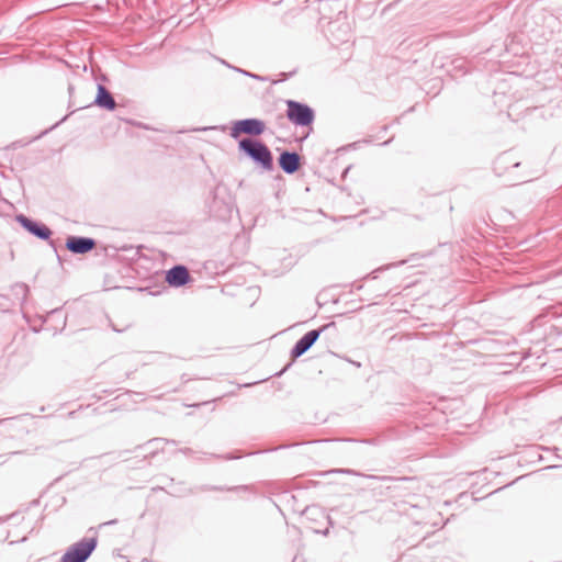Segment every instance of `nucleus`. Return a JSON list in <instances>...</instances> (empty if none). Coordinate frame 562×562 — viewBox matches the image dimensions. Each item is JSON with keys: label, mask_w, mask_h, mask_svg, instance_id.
<instances>
[{"label": "nucleus", "mask_w": 562, "mask_h": 562, "mask_svg": "<svg viewBox=\"0 0 562 562\" xmlns=\"http://www.w3.org/2000/svg\"><path fill=\"white\" fill-rule=\"evenodd\" d=\"M16 221L24 229L36 236L38 239L47 240L52 235V231L46 225L37 223L25 215H18Z\"/></svg>", "instance_id": "obj_7"}, {"label": "nucleus", "mask_w": 562, "mask_h": 562, "mask_svg": "<svg viewBox=\"0 0 562 562\" xmlns=\"http://www.w3.org/2000/svg\"><path fill=\"white\" fill-rule=\"evenodd\" d=\"M191 450L190 449H184L183 452L184 453H189Z\"/></svg>", "instance_id": "obj_17"}, {"label": "nucleus", "mask_w": 562, "mask_h": 562, "mask_svg": "<svg viewBox=\"0 0 562 562\" xmlns=\"http://www.w3.org/2000/svg\"><path fill=\"white\" fill-rule=\"evenodd\" d=\"M286 116L290 122L297 126H308L315 119L314 111L307 104L288 100L286 101Z\"/></svg>", "instance_id": "obj_2"}, {"label": "nucleus", "mask_w": 562, "mask_h": 562, "mask_svg": "<svg viewBox=\"0 0 562 562\" xmlns=\"http://www.w3.org/2000/svg\"><path fill=\"white\" fill-rule=\"evenodd\" d=\"M190 274L184 266H175L167 271L166 281L171 286H182L189 282Z\"/></svg>", "instance_id": "obj_10"}, {"label": "nucleus", "mask_w": 562, "mask_h": 562, "mask_svg": "<svg viewBox=\"0 0 562 562\" xmlns=\"http://www.w3.org/2000/svg\"><path fill=\"white\" fill-rule=\"evenodd\" d=\"M97 547V539H82L71 546L61 557L60 562H86Z\"/></svg>", "instance_id": "obj_4"}, {"label": "nucleus", "mask_w": 562, "mask_h": 562, "mask_svg": "<svg viewBox=\"0 0 562 562\" xmlns=\"http://www.w3.org/2000/svg\"><path fill=\"white\" fill-rule=\"evenodd\" d=\"M233 69L238 71V72H240V74H243L244 76H247V77H250V78L252 76V74L247 71V70H244V69H240V68H237V67H233Z\"/></svg>", "instance_id": "obj_14"}, {"label": "nucleus", "mask_w": 562, "mask_h": 562, "mask_svg": "<svg viewBox=\"0 0 562 562\" xmlns=\"http://www.w3.org/2000/svg\"><path fill=\"white\" fill-rule=\"evenodd\" d=\"M316 512H321L317 507H313V508H307L306 509V514H314Z\"/></svg>", "instance_id": "obj_15"}, {"label": "nucleus", "mask_w": 562, "mask_h": 562, "mask_svg": "<svg viewBox=\"0 0 562 562\" xmlns=\"http://www.w3.org/2000/svg\"><path fill=\"white\" fill-rule=\"evenodd\" d=\"M251 78H254V79H256V80H261V81H262V80H265V78H263V77L258 76V75H256V74H252Z\"/></svg>", "instance_id": "obj_16"}, {"label": "nucleus", "mask_w": 562, "mask_h": 562, "mask_svg": "<svg viewBox=\"0 0 562 562\" xmlns=\"http://www.w3.org/2000/svg\"><path fill=\"white\" fill-rule=\"evenodd\" d=\"M507 164H512L513 168H517L520 165L519 162H513L509 155L503 154L495 161V171L498 173L503 172L505 170V165Z\"/></svg>", "instance_id": "obj_13"}, {"label": "nucleus", "mask_w": 562, "mask_h": 562, "mask_svg": "<svg viewBox=\"0 0 562 562\" xmlns=\"http://www.w3.org/2000/svg\"><path fill=\"white\" fill-rule=\"evenodd\" d=\"M154 441H155V442H159V441H161V439L156 438Z\"/></svg>", "instance_id": "obj_18"}, {"label": "nucleus", "mask_w": 562, "mask_h": 562, "mask_svg": "<svg viewBox=\"0 0 562 562\" xmlns=\"http://www.w3.org/2000/svg\"><path fill=\"white\" fill-rule=\"evenodd\" d=\"M210 210L216 216H225L231 211V205L227 202L217 200V190L214 191L213 203L210 205Z\"/></svg>", "instance_id": "obj_12"}, {"label": "nucleus", "mask_w": 562, "mask_h": 562, "mask_svg": "<svg viewBox=\"0 0 562 562\" xmlns=\"http://www.w3.org/2000/svg\"><path fill=\"white\" fill-rule=\"evenodd\" d=\"M279 166L288 175L296 172L301 166V157L295 151H283L279 156Z\"/></svg>", "instance_id": "obj_9"}, {"label": "nucleus", "mask_w": 562, "mask_h": 562, "mask_svg": "<svg viewBox=\"0 0 562 562\" xmlns=\"http://www.w3.org/2000/svg\"><path fill=\"white\" fill-rule=\"evenodd\" d=\"M238 148L265 170L273 168L272 154L260 140L243 138L238 143Z\"/></svg>", "instance_id": "obj_1"}, {"label": "nucleus", "mask_w": 562, "mask_h": 562, "mask_svg": "<svg viewBox=\"0 0 562 562\" xmlns=\"http://www.w3.org/2000/svg\"><path fill=\"white\" fill-rule=\"evenodd\" d=\"M265 123L259 119L239 120L232 127L231 136L233 138H237L240 134L258 136L265 132Z\"/></svg>", "instance_id": "obj_5"}, {"label": "nucleus", "mask_w": 562, "mask_h": 562, "mask_svg": "<svg viewBox=\"0 0 562 562\" xmlns=\"http://www.w3.org/2000/svg\"><path fill=\"white\" fill-rule=\"evenodd\" d=\"M95 247V240L90 237L70 236L66 240V248L76 255H83Z\"/></svg>", "instance_id": "obj_8"}, {"label": "nucleus", "mask_w": 562, "mask_h": 562, "mask_svg": "<svg viewBox=\"0 0 562 562\" xmlns=\"http://www.w3.org/2000/svg\"><path fill=\"white\" fill-rule=\"evenodd\" d=\"M97 547V539H82L71 546L61 557L60 562H86Z\"/></svg>", "instance_id": "obj_3"}, {"label": "nucleus", "mask_w": 562, "mask_h": 562, "mask_svg": "<svg viewBox=\"0 0 562 562\" xmlns=\"http://www.w3.org/2000/svg\"><path fill=\"white\" fill-rule=\"evenodd\" d=\"M327 327L328 325L318 329L310 330L301 339H299L291 350L292 358L296 359L303 356L317 341L322 331Z\"/></svg>", "instance_id": "obj_6"}, {"label": "nucleus", "mask_w": 562, "mask_h": 562, "mask_svg": "<svg viewBox=\"0 0 562 562\" xmlns=\"http://www.w3.org/2000/svg\"><path fill=\"white\" fill-rule=\"evenodd\" d=\"M94 103L108 111H113L116 106V102L111 94V92L102 85H98L97 95L94 99Z\"/></svg>", "instance_id": "obj_11"}]
</instances>
